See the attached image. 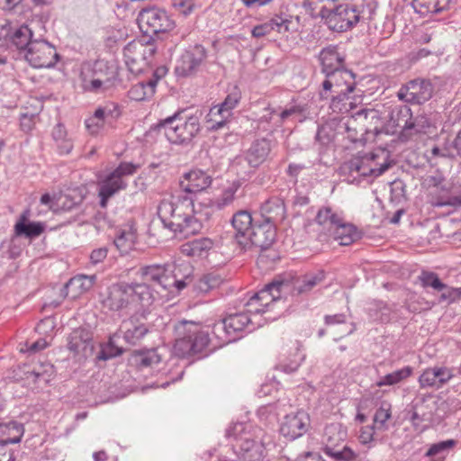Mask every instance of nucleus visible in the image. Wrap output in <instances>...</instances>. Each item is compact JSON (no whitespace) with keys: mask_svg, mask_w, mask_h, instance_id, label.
I'll return each instance as SVG.
<instances>
[{"mask_svg":"<svg viewBox=\"0 0 461 461\" xmlns=\"http://www.w3.org/2000/svg\"><path fill=\"white\" fill-rule=\"evenodd\" d=\"M392 418V404L383 402L380 407L375 411L373 422L378 430H386V422Z\"/></svg>","mask_w":461,"mask_h":461,"instance_id":"49","label":"nucleus"},{"mask_svg":"<svg viewBox=\"0 0 461 461\" xmlns=\"http://www.w3.org/2000/svg\"><path fill=\"white\" fill-rule=\"evenodd\" d=\"M320 59L322 65V71L327 75L331 71L340 70L344 59L338 52L335 47H328L321 50Z\"/></svg>","mask_w":461,"mask_h":461,"instance_id":"34","label":"nucleus"},{"mask_svg":"<svg viewBox=\"0 0 461 461\" xmlns=\"http://www.w3.org/2000/svg\"><path fill=\"white\" fill-rule=\"evenodd\" d=\"M457 444V441L455 439H447L445 441H440L435 444L430 445L429 449L427 450L425 456H434L438 454H441L445 451H449L453 449Z\"/></svg>","mask_w":461,"mask_h":461,"instance_id":"54","label":"nucleus"},{"mask_svg":"<svg viewBox=\"0 0 461 461\" xmlns=\"http://www.w3.org/2000/svg\"><path fill=\"white\" fill-rule=\"evenodd\" d=\"M376 426L367 425L364 426L360 429L358 439L359 442L363 445H367L372 443L375 440V430Z\"/></svg>","mask_w":461,"mask_h":461,"instance_id":"58","label":"nucleus"},{"mask_svg":"<svg viewBox=\"0 0 461 461\" xmlns=\"http://www.w3.org/2000/svg\"><path fill=\"white\" fill-rule=\"evenodd\" d=\"M211 213V206L201 203L195 204L188 197L163 199L158 208V217L164 225L185 235L198 233Z\"/></svg>","mask_w":461,"mask_h":461,"instance_id":"1","label":"nucleus"},{"mask_svg":"<svg viewBox=\"0 0 461 461\" xmlns=\"http://www.w3.org/2000/svg\"><path fill=\"white\" fill-rule=\"evenodd\" d=\"M339 3L340 0H306L305 5L314 15L325 21Z\"/></svg>","mask_w":461,"mask_h":461,"instance_id":"44","label":"nucleus"},{"mask_svg":"<svg viewBox=\"0 0 461 461\" xmlns=\"http://www.w3.org/2000/svg\"><path fill=\"white\" fill-rule=\"evenodd\" d=\"M137 238L136 223L133 220H131L118 229L113 242L122 254H128L134 249Z\"/></svg>","mask_w":461,"mask_h":461,"instance_id":"23","label":"nucleus"},{"mask_svg":"<svg viewBox=\"0 0 461 461\" xmlns=\"http://www.w3.org/2000/svg\"><path fill=\"white\" fill-rule=\"evenodd\" d=\"M296 461H324L322 456L318 453L308 452L297 458Z\"/></svg>","mask_w":461,"mask_h":461,"instance_id":"64","label":"nucleus"},{"mask_svg":"<svg viewBox=\"0 0 461 461\" xmlns=\"http://www.w3.org/2000/svg\"><path fill=\"white\" fill-rule=\"evenodd\" d=\"M107 253L108 249L105 247L94 249L90 255V259L94 264L100 263L107 257Z\"/></svg>","mask_w":461,"mask_h":461,"instance_id":"63","label":"nucleus"},{"mask_svg":"<svg viewBox=\"0 0 461 461\" xmlns=\"http://www.w3.org/2000/svg\"><path fill=\"white\" fill-rule=\"evenodd\" d=\"M157 79H150L148 82H139L133 85L128 92L130 99L134 101H144L152 97L156 91Z\"/></svg>","mask_w":461,"mask_h":461,"instance_id":"39","label":"nucleus"},{"mask_svg":"<svg viewBox=\"0 0 461 461\" xmlns=\"http://www.w3.org/2000/svg\"><path fill=\"white\" fill-rule=\"evenodd\" d=\"M95 279V276L85 275H78L70 278L63 289L65 296L72 300L77 299L94 286Z\"/></svg>","mask_w":461,"mask_h":461,"instance_id":"28","label":"nucleus"},{"mask_svg":"<svg viewBox=\"0 0 461 461\" xmlns=\"http://www.w3.org/2000/svg\"><path fill=\"white\" fill-rule=\"evenodd\" d=\"M270 151V144L266 140L255 141L247 152L246 158L248 163L257 167L261 165L267 158Z\"/></svg>","mask_w":461,"mask_h":461,"instance_id":"36","label":"nucleus"},{"mask_svg":"<svg viewBox=\"0 0 461 461\" xmlns=\"http://www.w3.org/2000/svg\"><path fill=\"white\" fill-rule=\"evenodd\" d=\"M433 92L432 85L425 79H414L401 87L398 97L410 103H423L428 101Z\"/></svg>","mask_w":461,"mask_h":461,"instance_id":"17","label":"nucleus"},{"mask_svg":"<svg viewBox=\"0 0 461 461\" xmlns=\"http://www.w3.org/2000/svg\"><path fill=\"white\" fill-rule=\"evenodd\" d=\"M138 23L145 34L168 33L176 27L175 21L165 10L155 7L142 10Z\"/></svg>","mask_w":461,"mask_h":461,"instance_id":"9","label":"nucleus"},{"mask_svg":"<svg viewBox=\"0 0 461 461\" xmlns=\"http://www.w3.org/2000/svg\"><path fill=\"white\" fill-rule=\"evenodd\" d=\"M81 85L84 90L93 93H100L109 87L100 79L95 77V75L91 74V70L84 68L81 71Z\"/></svg>","mask_w":461,"mask_h":461,"instance_id":"47","label":"nucleus"},{"mask_svg":"<svg viewBox=\"0 0 461 461\" xmlns=\"http://www.w3.org/2000/svg\"><path fill=\"white\" fill-rule=\"evenodd\" d=\"M156 301L157 294L145 284L119 282L108 287L107 295L102 303L104 307L113 312H120L134 305L137 312L147 318Z\"/></svg>","mask_w":461,"mask_h":461,"instance_id":"2","label":"nucleus"},{"mask_svg":"<svg viewBox=\"0 0 461 461\" xmlns=\"http://www.w3.org/2000/svg\"><path fill=\"white\" fill-rule=\"evenodd\" d=\"M212 183V177L205 171L198 168L191 169L183 174L179 185L187 194H198L208 189Z\"/></svg>","mask_w":461,"mask_h":461,"instance_id":"19","label":"nucleus"},{"mask_svg":"<svg viewBox=\"0 0 461 461\" xmlns=\"http://www.w3.org/2000/svg\"><path fill=\"white\" fill-rule=\"evenodd\" d=\"M57 197L58 195H50V194H44L41 197V203L48 206L50 211H58L57 207Z\"/></svg>","mask_w":461,"mask_h":461,"instance_id":"62","label":"nucleus"},{"mask_svg":"<svg viewBox=\"0 0 461 461\" xmlns=\"http://www.w3.org/2000/svg\"><path fill=\"white\" fill-rule=\"evenodd\" d=\"M166 274L167 269L162 265L143 266L136 272V276L139 278V281H133L132 284H145L155 293L151 284H158L163 287H166L167 285L166 284Z\"/></svg>","mask_w":461,"mask_h":461,"instance_id":"20","label":"nucleus"},{"mask_svg":"<svg viewBox=\"0 0 461 461\" xmlns=\"http://www.w3.org/2000/svg\"><path fill=\"white\" fill-rule=\"evenodd\" d=\"M23 425L15 421L0 424V445L19 443L23 436Z\"/></svg>","mask_w":461,"mask_h":461,"instance_id":"37","label":"nucleus"},{"mask_svg":"<svg viewBox=\"0 0 461 461\" xmlns=\"http://www.w3.org/2000/svg\"><path fill=\"white\" fill-rule=\"evenodd\" d=\"M240 98L241 93L237 87H235L234 90L226 96L224 101L219 104V105L224 110H227V113L231 117L232 110L238 105Z\"/></svg>","mask_w":461,"mask_h":461,"instance_id":"56","label":"nucleus"},{"mask_svg":"<svg viewBox=\"0 0 461 461\" xmlns=\"http://www.w3.org/2000/svg\"><path fill=\"white\" fill-rule=\"evenodd\" d=\"M413 374V368L410 366H406L401 369L395 370L392 373H389L383 377H381L376 382V386L383 387V386H391L398 384L404 380L408 379L410 376H411Z\"/></svg>","mask_w":461,"mask_h":461,"instance_id":"45","label":"nucleus"},{"mask_svg":"<svg viewBox=\"0 0 461 461\" xmlns=\"http://www.w3.org/2000/svg\"><path fill=\"white\" fill-rule=\"evenodd\" d=\"M54 327V321L51 318L41 321L36 326V331L39 334H44L45 337L32 342L26 349L22 348L21 351L36 353L46 348L52 339Z\"/></svg>","mask_w":461,"mask_h":461,"instance_id":"31","label":"nucleus"},{"mask_svg":"<svg viewBox=\"0 0 461 461\" xmlns=\"http://www.w3.org/2000/svg\"><path fill=\"white\" fill-rule=\"evenodd\" d=\"M9 26L0 25V39L9 40L17 49L29 48V44L32 42V32L27 25L17 28L11 35H9Z\"/></svg>","mask_w":461,"mask_h":461,"instance_id":"32","label":"nucleus"},{"mask_svg":"<svg viewBox=\"0 0 461 461\" xmlns=\"http://www.w3.org/2000/svg\"><path fill=\"white\" fill-rule=\"evenodd\" d=\"M90 342L89 333L86 330L79 328L70 333L68 348L77 355L85 354L91 348Z\"/></svg>","mask_w":461,"mask_h":461,"instance_id":"35","label":"nucleus"},{"mask_svg":"<svg viewBox=\"0 0 461 461\" xmlns=\"http://www.w3.org/2000/svg\"><path fill=\"white\" fill-rule=\"evenodd\" d=\"M138 167V165L133 163L122 162L113 171L98 176L97 186L101 207L105 208L111 197L127 188L125 177L134 175Z\"/></svg>","mask_w":461,"mask_h":461,"instance_id":"6","label":"nucleus"},{"mask_svg":"<svg viewBox=\"0 0 461 461\" xmlns=\"http://www.w3.org/2000/svg\"><path fill=\"white\" fill-rule=\"evenodd\" d=\"M329 237L338 241L341 246H348L358 239V232L353 224L344 219L338 229L332 231Z\"/></svg>","mask_w":461,"mask_h":461,"instance_id":"38","label":"nucleus"},{"mask_svg":"<svg viewBox=\"0 0 461 461\" xmlns=\"http://www.w3.org/2000/svg\"><path fill=\"white\" fill-rule=\"evenodd\" d=\"M446 291L441 294L440 300L454 303L461 298V287H447Z\"/></svg>","mask_w":461,"mask_h":461,"instance_id":"60","label":"nucleus"},{"mask_svg":"<svg viewBox=\"0 0 461 461\" xmlns=\"http://www.w3.org/2000/svg\"><path fill=\"white\" fill-rule=\"evenodd\" d=\"M139 316L144 319L136 312L135 314L125 320L122 324L123 337L125 340L131 344H136L149 332V329L146 324L140 321Z\"/></svg>","mask_w":461,"mask_h":461,"instance_id":"26","label":"nucleus"},{"mask_svg":"<svg viewBox=\"0 0 461 461\" xmlns=\"http://www.w3.org/2000/svg\"><path fill=\"white\" fill-rule=\"evenodd\" d=\"M174 285L177 291L183 290L193 280V267L187 262H182L175 266L173 270Z\"/></svg>","mask_w":461,"mask_h":461,"instance_id":"42","label":"nucleus"},{"mask_svg":"<svg viewBox=\"0 0 461 461\" xmlns=\"http://www.w3.org/2000/svg\"><path fill=\"white\" fill-rule=\"evenodd\" d=\"M125 63L129 69L135 74L143 71L149 64V59L154 54V49L149 44L132 41L124 48Z\"/></svg>","mask_w":461,"mask_h":461,"instance_id":"14","label":"nucleus"},{"mask_svg":"<svg viewBox=\"0 0 461 461\" xmlns=\"http://www.w3.org/2000/svg\"><path fill=\"white\" fill-rule=\"evenodd\" d=\"M81 202L79 195L72 194H59L57 197V207L59 210L69 211Z\"/></svg>","mask_w":461,"mask_h":461,"instance_id":"53","label":"nucleus"},{"mask_svg":"<svg viewBox=\"0 0 461 461\" xmlns=\"http://www.w3.org/2000/svg\"><path fill=\"white\" fill-rule=\"evenodd\" d=\"M214 247V242L209 238L196 239L183 244L180 251L183 255L194 259L206 258Z\"/></svg>","mask_w":461,"mask_h":461,"instance_id":"29","label":"nucleus"},{"mask_svg":"<svg viewBox=\"0 0 461 461\" xmlns=\"http://www.w3.org/2000/svg\"><path fill=\"white\" fill-rule=\"evenodd\" d=\"M227 110L219 104L212 106L205 117V122L209 130L217 131L222 128L230 120Z\"/></svg>","mask_w":461,"mask_h":461,"instance_id":"40","label":"nucleus"},{"mask_svg":"<svg viewBox=\"0 0 461 461\" xmlns=\"http://www.w3.org/2000/svg\"><path fill=\"white\" fill-rule=\"evenodd\" d=\"M344 219L342 212L330 206H323L318 211L315 221L320 227V230L329 237L332 231L338 229Z\"/></svg>","mask_w":461,"mask_h":461,"instance_id":"22","label":"nucleus"},{"mask_svg":"<svg viewBox=\"0 0 461 461\" xmlns=\"http://www.w3.org/2000/svg\"><path fill=\"white\" fill-rule=\"evenodd\" d=\"M311 427V418L307 411L298 410L285 415L279 427L280 434L288 440L303 436Z\"/></svg>","mask_w":461,"mask_h":461,"instance_id":"13","label":"nucleus"},{"mask_svg":"<svg viewBox=\"0 0 461 461\" xmlns=\"http://www.w3.org/2000/svg\"><path fill=\"white\" fill-rule=\"evenodd\" d=\"M172 6L184 16L190 15L195 10L194 0H172Z\"/></svg>","mask_w":461,"mask_h":461,"instance_id":"57","label":"nucleus"},{"mask_svg":"<svg viewBox=\"0 0 461 461\" xmlns=\"http://www.w3.org/2000/svg\"><path fill=\"white\" fill-rule=\"evenodd\" d=\"M454 377L453 370L447 366H435L425 368L418 378L421 389L432 388L438 390Z\"/></svg>","mask_w":461,"mask_h":461,"instance_id":"18","label":"nucleus"},{"mask_svg":"<svg viewBox=\"0 0 461 461\" xmlns=\"http://www.w3.org/2000/svg\"><path fill=\"white\" fill-rule=\"evenodd\" d=\"M250 322V319L245 312L230 314L222 321L221 327L231 335L243 330Z\"/></svg>","mask_w":461,"mask_h":461,"instance_id":"41","label":"nucleus"},{"mask_svg":"<svg viewBox=\"0 0 461 461\" xmlns=\"http://www.w3.org/2000/svg\"><path fill=\"white\" fill-rule=\"evenodd\" d=\"M206 58V50L201 45H195L187 50L181 57L176 70L184 76L193 73Z\"/></svg>","mask_w":461,"mask_h":461,"instance_id":"25","label":"nucleus"},{"mask_svg":"<svg viewBox=\"0 0 461 461\" xmlns=\"http://www.w3.org/2000/svg\"><path fill=\"white\" fill-rule=\"evenodd\" d=\"M157 128L174 144L190 142L200 131V119L195 114H188L184 110L177 111L158 122Z\"/></svg>","mask_w":461,"mask_h":461,"instance_id":"5","label":"nucleus"},{"mask_svg":"<svg viewBox=\"0 0 461 461\" xmlns=\"http://www.w3.org/2000/svg\"><path fill=\"white\" fill-rule=\"evenodd\" d=\"M45 225L41 221H30V210L23 211L14 224V230L16 236L27 238L39 237L44 232Z\"/></svg>","mask_w":461,"mask_h":461,"instance_id":"27","label":"nucleus"},{"mask_svg":"<svg viewBox=\"0 0 461 461\" xmlns=\"http://www.w3.org/2000/svg\"><path fill=\"white\" fill-rule=\"evenodd\" d=\"M52 136L60 154H68L72 150V140L68 137L67 130L63 125H56L52 131Z\"/></svg>","mask_w":461,"mask_h":461,"instance_id":"46","label":"nucleus"},{"mask_svg":"<svg viewBox=\"0 0 461 461\" xmlns=\"http://www.w3.org/2000/svg\"><path fill=\"white\" fill-rule=\"evenodd\" d=\"M83 68L91 70V74L95 75V77L100 79L107 86H111L115 76L113 68L103 60L95 62L93 66H85Z\"/></svg>","mask_w":461,"mask_h":461,"instance_id":"43","label":"nucleus"},{"mask_svg":"<svg viewBox=\"0 0 461 461\" xmlns=\"http://www.w3.org/2000/svg\"><path fill=\"white\" fill-rule=\"evenodd\" d=\"M219 279L212 276H205L200 279L198 288L203 292H208L210 289L219 285Z\"/></svg>","mask_w":461,"mask_h":461,"instance_id":"61","label":"nucleus"},{"mask_svg":"<svg viewBox=\"0 0 461 461\" xmlns=\"http://www.w3.org/2000/svg\"><path fill=\"white\" fill-rule=\"evenodd\" d=\"M240 184L239 181L229 183L223 189L221 195L213 202L212 205L218 209H221L230 204L234 199Z\"/></svg>","mask_w":461,"mask_h":461,"instance_id":"48","label":"nucleus"},{"mask_svg":"<svg viewBox=\"0 0 461 461\" xmlns=\"http://www.w3.org/2000/svg\"><path fill=\"white\" fill-rule=\"evenodd\" d=\"M355 86V76L350 71H331L326 75L320 95L321 99L331 98L330 107L334 112L348 113L357 105L348 96L354 91Z\"/></svg>","mask_w":461,"mask_h":461,"instance_id":"3","label":"nucleus"},{"mask_svg":"<svg viewBox=\"0 0 461 461\" xmlns=\"http://www.w3.org/2000/svg\"><path fill=\"white\" fill-rule=\"evenodd\" d=\"M232 226L236 230L235 240L242 249H248L250 233L255 226L251 214L247 211H240L232 217Z\"/></svg>","mask_w":461,"mask_h":461,"instance_id":"21","label":"nucleus"},{"mask_svg":"<svg viewBox=\"0 0 461 461\" xmlns=\"http://www.w3.org/2000/svg\"><path fill=\"white\" fill-rule=\"evenodd\" d=\"M360 13L356 5L339 3L328 15L325 23L333 31L346 32L359 22Z\"/></svg>","mask_w":461,"mask_h":461,"instance_id":"12","label":"nucleus"},{"mask_svg":"<svg viewBox=\"0 0 461 461\" xmlns=\"http://www.w3.org/2000/svg\"><path fill=\"white\" fill-rule=\"evenodd\" d=\"M324 279L323 272H319L316 274H309L303 277L301 281H299L294 289L298 294L306 293L311 291L315 285L320 284Z\"/></svg>","mask_w":461,"mask_h":461,"instance_id":"51","label":"nucleus"},{"mask_svg":"<svg viewBox=\"0 0 461 461\" xmlns=\"http://www.w3.org/2000/svg\"><path fill=\"white\" fill-rule=\"evenodd\" d=\"M369 114L364 110L357 112L346 119L344 122L348 138L352 141H357L364 139L369 140V134L379 135L382 131L375 127L374 130L368 127Z\"/></svg>","mask_w":461,"mask_h":461,"instance_id":"16","label":"nucleus"},{"mask_svg":"<svg viewBox=\"0 0 461 461\" xmlns=\"http://www.w3.org/2000/svg\"><path fill=\"white\" fill-rule=\"evenodd\" d=\"M209 327L199 322L182 321L175 326L173 353L181 358L203 351L210 343Z\"/></svg>","mask_w":461,"mask_h":461,"instance_id":"4","label":"nucleus"},{"mask_svg":"<svg viewBox=\"0 0 461 461\" xmlns=\"http://www.w3.org/2000/svg\"><path fill=\"white\" fill-rule=\"evenodd\" d=\"M347 429L342 424L335 422L327 425L322 435L324 453L336 461H354L357 455L349 447L339 446L346 440Z\"/></svg>","mask_w":461,"mask_h":461,"instance_id":"7","label":"nucleus"},{"mask_svg":"<svg viewBox=\"0 0 461 461\" xmlns=\"http://www.w3.org/2000/svg\"><path fill=\"white\" fill-rule=\"evenodd\" d=\"M411 115V109L407 107L402 108L397 113V126L402 128L399 136L402 141L409 140L414 133L430 134L436 129L428 117L421 115L414 122H409Z\"/></svg>","mask_w":461,"mask_h":461,"instance_id":"11","label":"nucleus"},{"mask_svg":"<svg viewBox=\"0 0 461 461\" xmlns=\"http://www.w3.org/2000/svg\"><path fill=\"white\" fill-rule=\"evenodd\" d=\"M290 23V20L276 15L269 21L256 25L251 31V35L254 38H262L269 35L272 32L285 33L289 31Z\"/></svg>","mask_w":461,"mask_h":461,"instance_id":"30","label":"nucleus"},{"mask_svg":"<svg viewBox=\"0 0 461 461\" xmlns=\"http://www.w3.org/2000/svg\"><path fill=\"white\" fill-rule=\"evenodd\" d=\"M138 361L142 366H153L161 361V356L156 349H150L140 353Z\"/></svg>","mask_w":461,"mask_h":461,"instance_id":"55","label":"nucleus"},{"mask_svg":"<svg viewBox=\"0 0 461 461\" xmlns=\"http://www.w3.org/2000/svg\"><path fill=\"white\" fill-rule=\"evenodd\" d=\"M98 109H101L105 120L107 118L117 119L121 115V108L119 104L115 103H108L104 106L98 107Z\"/></svg>","mask_w":461,"mask_h":461,"instance_id":"59","label":"nucleus"},{"mask_svg":"<svg viewBox=\"0 0 461 461\" xmlns=\"http://www.w3.org/2000/svg\"><path fill=\"white\" fill-rule=\"evenodd\" d=\"M284 283L276 281L268 284L264 289L255 294L247 303V311L250 313H264L273 306L281 296Z\"/></svg>","mask_w":461,"mask_h":461,"instance_id":"15","label":"nucleus"},{"mask_svg":"<svg viewBox=\"0 0 461 461\" xmlns=\"http://www.w3.org/2000/svg\"><path fill=\"white\" fill-rule=\"evenodd\" d=\"M105 121L101 109L96 108L94 113L86 119L85 126L91 135L95 136L103 130Z\"/></svg>","mask_w":461,"mask_h":461,"instance_id":"50","label":"nucleus"},{"mask_svg":"<svg viewBox=\"0 0 461 461\" xmlns=\"http://www.w3.org/2000/svg\"><path fill=\"white\" fill-rule=\"evenodd\" d=\"M389 158L388 151L377 149L375 152L352 158L348 163V167L351 173L355 172L362 176L377 177L390 167Z\"/></svg>","mask_w":461,"mask_h":461,"instance_id":"8","label":"nucleus"},{"mask_svg":"<svg viewBox=\"0 0 461 461\" xmlns=\"http://www.w3.org/2000/svg\"><path fill=\"white\" fill-rule=\"evenodd\" d=\"M276 227L269 221H266L262 224L255 226L248 242V248L251 246L260 249H267L272 245L276 239Z\"/></svg>","mask_w":461,"mask_h":461,"instance_id":"24","label":"nucleus"},{"mask_svg":"<svg viewBox=\"0 0 461 461\" xmlns=\"http://www.w3.org/2000/svg\"><path fill=\"white\" fill-rule=\"evenodd\" d=\"M451 0H412L414 11L420 15L441 14L450 8Z\"/></svg>","mask_w":461,"mask_h":461,"instance_id":"33","label":"nucleus"},{"mask_svg":"<svg viewBox=\"0 0 461 461\" xmlns=\"http://www.w3.org/2000/svg\"><path fill=\"white\" fill-rule=\"evenodd\" d=\"M25 59L35 68H52L59 59L53 45L46 41H33L26 50Z\"/></svg>","mask_w":461,"mask_h":461,"instance_id":"10","label":"nucleus"},{"mask_svg":"<svg viewBox=\"0 0 461 461\" xmlns=\"http://www.w3.org/2000/svg\"><path fill=\"white\" fill-rule=\"evenodd\" d=\"M419 279L423 287H432L435 290L440 291L446 288V285L443 284L437 274L429 271H422L419 276Z\"/></svg>","mask_w":461,"mask_h":461,"instance_id":"52","label":"nucleus"}]
</instances>
